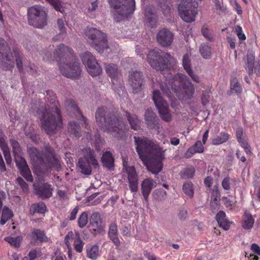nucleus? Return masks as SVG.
Returning a JSON list of instances; mask_svg holds the SVG:
<instances>
[{"mask_svg": "<svg viewBox=\"0 0 260 260\" xmlns=\"http://www.w3.org/2000/svg\"><path fill=\"white\" fill-rule=\"evenodd\" d=\"M136 149L140 158L144 164L149 160V166L147 168L154 174H158L162 168V161L165 159V150L161 147L155 140L146 137H134Z\"/></svg>", "mask_w": 260, "mask_h": 260, "instance_id": "1", "label": "nucleus"}, {"mask_svg": "<svg viewBox=\"0 0 260 260\" xmlns=\"http://www.w3.org/2000/svg\"><path fill=\"white\" fill-rule=\"evenodd\" d=\"M28 153L34 163V172L38 177H44L52 168L57 171L61 168L60 161L49 144L44 146L42 153L32 147L28 148Z\"/></svg>", "mask_w": 260, "mask_h": 260, "instance_id": "2", "label": "nucleus"}, {"mask_svg": "<svg viewBox=\"0 0 260 260\" xmlns=\"http://www.w3.org/2000/svg\"><path fill=\"white\" fill-rule=\"evenodd\" d=\"M159 84L163 93L171 102L174 101L176 98L191 99L194 93V85L189 78L182 73H177L172 78L165 79Z\"/></svg>", "mask_w": 260, "mask_h": 260, "instance_id": "3", "label": "nucleus"}, {"mask_svg": "<svg viewBox=\"0 0 260 260\" xmlns=\"http://www.w3.org/2000/svg\"><path fill=\"white\" fill-rule=\"evenodd\" d=\"M95 118L103 131L112 134L118 139L125 137L128 126L117 112H111L107 107L101 106L96 111Z\"/></svg>", "mask_w": 260, "mask_h": 260, "instance_id": "4", "label": "nucleus"}, {"mask_svg": "<svg viewBox=\"0 0 260 260\" xmlns=\"http://www.w3.org/2000/svg\"><path fill=\"white\" fill-rule=\"evenodd\" d=\"M54 59L59 63L62 75L71 78H78L81 73L80 63L72 48L61 43L53 53Z\"/></svg>", "mask_w": 260, "mask_h": 260, "instance_id": "5", "label": "nucleus"}, {"mask_svg": "<svg viewBox=\"0 0 260 260\" xmlns=\"http://www.w3.org/2000/svg\"><path fill=\"white\" fill-rule=\"evenodd\" d=\"M49 94L52 96L50 103L54 104L52 107L46 105L41 110L39 109L38 113L40 115L41 127L49 135L55 134L58 128L61 127L62 117L60 109L55 104V96L53 92H47V95Z\"/></svg>", "mask_w": 260, "mask_h": 260, "instance_id": "6", "label": "nucleus"}, {"mask_svg": "<svg viewBox=\"0 0 260 260\" xmlns=\"http://www.w3.org/2000/svg\"><path fill=\"white\" fill-rule=\"evenodd\" d=\"M147 60L152 68L161 72L169 70L175 63L174 58L170 54L156 49L148 52Z\"/></svg>", "mask_w": 260, "mask_h": 260, "instance_id": "7", "label": "nucleus"}, {"mask_svg": "<svg viewBox=\"0 0 260 260\" xmlns=\"http://www.w3.org/2000/svg\"><path fill=\"white\" fill-rule=\"evenodd\" d=\"M27 21L35 28L42 29L47 24V13L44 8L35 5L27 9Z\"/></svg>", "mask_w": 260, "mask_h": 260, "instance_id": "8", "label": "nucleus"}, {"mask_svg": "<svg viewBox=\"0 0 260 260\" xmlns=\"http://www.w3.org/2000/svg\"><path fill=\"white\" fill-rule=\"evenodd\" d=\"M91 166L95 169L99 168L94 151L90 148H87L84 151V156L79 159L77 167L82 174L90 175L92 172Z\"/></svg>", "mask_w": 260, "mask_h": 260, "instance_id": "9", "label": "nucleus"}, {"mask_svg": "<svg viewBox=\"0 0 260 260\" xmlns=\"http://www.w3.org/2000/svg\"><path fill=\"white\" fill-rule=\"evenodd\" d=\"M88 39L91 40L90 45L99 53H103L105 49L108 48L107 36L105 34L95 28H88L85 32Z\"/></svg>", "mask_w": 260, "mask_h": 260, "instance_id": "10", "label": "nucleus"}, {"mask_svg": "<svg viewBox=\"0 0 260 260\" xmlns=\"http://www.w3.org/2000/svg\"><path fill=\"white\" fill-rule=\"evenodd\" d=\"M7 42L0 38V60L3 70L12 71L14 66V57Z\"/></svg>", "mask_w": 260, "mask_h": 260, "instance_id": "11", "label": "nucleus"}, {"mask_svg": "<svg viewBox=\"0 0 260 260\" xmlns=\"http://www.w3.org/2000/svg\"><path fill=\"white\" fill-rule=\"evenodd\" d=\"M178 11L179 15L183 21L190 23L195 20L198 8L190 2L182 0L178 5Z\"/></svg>", "mask_w": 260, "mask_h": 260, "instance_id": "12", "label": "nucleus"}, {"mask_svg": "<svg viewBox=\"0 0 260 260\" xmlns=\"http://www.w3.org/2000/svg\"><path fill=\"white\" fill-rule=\"evenodd\" d=\"M152 100L161 118L165 121H170L172 120V115L170 112L168 103L164 99L159 90L155 89L153 91Z\"/></svg>", "mask_w": 260, "mask_h": 260, "instance_id": "13", "label": "nucleus"}, {"mask_svg": "<svg viewBox=\"0 0 260 260\" xmlns=\"http://www.w3.org/2000/svg\"><path fill=\"white\" fill-rule=\"evenodd\" d=\"M110 6L113 7L115 12L123 17L133 13L135 10V0H108Z\"/></svg>", "mask_w": 260, "mask_h": 260, "instance_id": "14", "label": "nucleus"}, {"mask_svg": "<svg viewBox=\"0 0 260 260\" xmlns=\"http://www.w3.org/2000/svg\"><path fill=\"white\" fill-rule=\"evenodd\" d=\"M83 63L86 67L88 73L92 77H96L102 73V69L94 56L87 51L81 56Z\"/></svg>", "mask_w": 260, "mask_h": 260, "instance_id": "15", "label": "nucleus"}, {"mask_svg": "<svg viewBox=\"0 0 260 260\" xmlns=\"http://www.w3.org/2000/svg\"><path fill=\"white\" fill-rule=\"evenodd\" d=\"M35 193L42 200L48 199L52 196L53 188L47 183L38 182L33 184Z\"/></svg>", "mask_w": 260, "mask_h": 260, "instance_id": "16", "label": "nucleus"}, {"mask_svg": "<svg viewBox=\"0 0 260 260\" xmlns=\"http://www.w3.org/2000/svg\"><path fill=\"white\" fill-rule=\"evenodd\" d=\"M89 226L93 234L100 235L105 233V225L99 212H94L92 213L89 218Z\"/></svg>", "mask_w": 260, "mask_h": 260, "instance_id": "17", "label": "nucleus"}, {"mask_svg": "<svg viewBox=\"0 0 260 260\" xmlns=\"http://www.w3.org/2000/svg\"><path fill=\"white\" fill-rule=\"evenodd\" d=\"M27 238H29L30 244L31 245H36L38 242L40 243H47L49 241V238L46 235L45 231L40 229H34L27 235Z\"/></svg>", "mask_w": 260, "mask_h": 260, "instance_id": "18", "label": "nucleus"}, {"mask_svg": "<svg viewBox=\"0 0 260 260\" xmlns=\"http://www.w3.org/2000/svg\"><path fill=\"white\" fill-rule=\"evenodd\" d=\"M157 41L163 47L170 46L174 40V34L166 28L160 30L156 35Z\"/></svg>", "mask_w": 260, "mask_h": 260, "instance_id": "19", "label": "nucleus"}, {"mask_svg": "<svg viewBox=\"0 0 260 260\" xmlns=\"http://www.w3.org/2000/svg\"><path fill=\"white\" fill-rule=\"evenodd\" d=\"M104 68L107 74L111 79L112 84H119L120 80L119 78L121 75V73L119 70L117 65L114 63H105Z\"/></svg>", "mask_w": 260, "mask_h": 260, "instance_id": "20", "label": "nucleus"}, {"mask_svg": "<svg viewBox=\"0 0 260 260\" xmlns=\"http://www.w3.org/2000/svg\"><path fill=\"white\" fill-rule=\"evenodd\" d=\"M143 81V74L141 72H132L129 77V82L133 88V92L137 93L141 89Z\"/></svg>", "mask_w": 260, "mask_h": 260, "instance_id": "21", "label": "nucleus"}, {"mask_svg": "<svg viewBox=\"0 0 260 260\" xmlns=\"http://www.w3.org/2000/svg\"><path fill=\"white\" fill-rule=\"evenodd\" d=\"M65 105L68 110L76 114V117L79 119L84 122L86 127L87 126L88 123H87L86 118L82 114L76 102L74 100L72 99H67L65 101Z\"/></svg>", "mask_w": 260, "mask_h": 260, "instance_id": "22", "label": "nucleus"}, {"mask_svg": "<svg viewBox=\"0 0 260 260\" xmlns=\"http://www.w3.org/2000/svg\"><path fill=\"white\" fill-rule=\"evenodd\" d=\"M144 117L146 124L148 128L152 129L159 128V119L153 111L147 110L145 112Z\"/></svg>", "mask_w": 260, "mask_h": 260, "instance_id": "23", "label": "nucleus"}, {"mask_svg": "<svg viewBox=\"0 0 260 260\" xmlns=\"http://www.w3.org/2000/svg\"><path fill=\"white\" fill-rule=\"evenodd\" d=\"M16 162L21 175L25 179H32L31 171L25 159L23 157H20L18 160H16Z\"/></svg>", "mask_w": 260, "mask_h": 260, "instance_id": "24", "label": "nucleus"}, {"mask_svg": "<svg viewBox=\"0 0 260 260\" xmlns=\"http://www.w3.org/2000/svg\"><path fill=\"white\" fill-rule=\"evenodd\" d=\"M156 182L154 180H143L141 183L142 193L145 201L148 202V197L152 188L155 187Z\"/></svg>", "mask_w": 260, "mask_h": 260, "instance_id": "25", "label": "nucleus"}, {"mask_svg": "<svg viewBox=\"0 0 260 260\" xmlns=\"http://www.w3.org/2000/svg\"><path fill=\"white\" fill-rule=\"evenodd\" d=\"M108 235L116 247H119L120 245L121 242L118 237L117 226L115 222H111L110 224Z\"/></svg>", "mask_w": 260, "mask_h": 260, "instance_id": "26", "label": "nucleus"}, {"mask_svg": "<svg viewBox=\"0 0 260 260\" xmlns=\"http://www.w3.org/2000/svg\"><path fill=\"white\" fill-rule=\"evenodd\" d=\"M103 166L109 170H113L114 168V158L110 151L105 152L101 158Z\"/></svg>", "mask_w": 260, "mask_h": 260, "instance_id": "27", "label": "nucleus"}, {"mask_svg": "<svg viewBox=\"0 0 260 260\" xmlns=\"http://www.w3.org/2000/svg\"><path fill=\"white\" fill-rule=\"evenodd\" d=\"M57 25L59 30L58 34L53 38V41H61L63 40L67 36L66 27L64 26V20L62 19H58L57 20Z\"/></svg>", "mask_w": 260, "mask_h": 260, "instance_id": "28", "label": "nucleus"}, {"mask_svg": "<svg viewBox=\"0 0 260 260\" xmlns=\"http://www.w3.org/2000/svg\"><path fill=\"white\" fill-rule=\"evenodd\" d=\"M215 218L220 227H221L225 231L229 229L230 226V222L226 218L224 212L220 211L216 214Z\"/></svg>", "mask_w": 260, "mask_h": 260, "instance_id": "29", "label": "nucleus"}, {"mask_svg": "<svg viewBox=\"0 0 260 260\" xmlns=\"http://www.w3.org/2000/svg\"><path fill=\"white\" fill-rule=\"evenodd\" d=\"M123 175H127V179H136L137 176L135 168L134 166H128L125 158L123 159Z\"/></svg>", "mask_w": 260, "mask_h": 260, "instance_id": "30", "label": "nucleus"}, {"mask_svg": "<svg viewBox=\"0 0 260 260\" xmlns=\"http://www.w3.org/2000/svg\"><path fill=\"white\" fill-rule=\"evenodd\" d=\"M46 209L45 204L43 202H40L31 204L29 208V212L31 215H34L35 213L44 214Z\"/></svg>", "mask_w": 260, "mask_h": 260, "instance_id": "31", "label": "nucleus"}, {"mask_svg": "<svg viewBox=\"0 0 260 260\" xmlns=\"http://www.w3.org/2000/svg\"><path fill=\"white\" fill-rule=\"evenodd\" d=\"M125 116L129 122L132 129L137 131L141 128V122L136 115H131L127 111H125Z\"/></svg>", "mask_w": 260, "mask_h": 260, "instance_id": "32", "label": "nucleus"}, {"mask_svg": "<svg viewBox=\"0 0 260 260\" xmlns=\"http://www.w3.org/2000/svg\"><path fill=\"white\" fill-rule=\"evenodd\" d=\"M68 132L71 135L77 138H79L81 136L80 127L79 124L75 121H72L69 122Z\"/></svg>", "mask_w": 260, "mask_h": 260, "instance_id": "33", "label": "nucleus"}, {"mask_svg": "<svg viewBox=\"0 0 260 260\" xmlns=\"http://www.w3.org/2000/svg\"><path fill=\"white\" fill-rule=\"evenodd\" d=\"M87 256L91 259H96L99 256V246L96 245H88L86 248Z\"/></svg>", "mask_w": 260, "mask_h": 260, "instance_id": "34", "label": "nucleus"}, {"mask_svg": "<svg viewBox=\"0 0 260 260\" xmlns=\"http://www.w3.org/2000/svg\"><path fill=\"white\" fill-rule=\"evenodd\" d=\"M254 219L251 214L245 213L242 223V227L245 230H250L253 225Z\"/></svg>", "mask_w": 260, "mask_h": 260, "instance_id": "35", "label": "nucleus"}, {"mask_svg": "<svg viewBox=\"0 0 260 260\" xmlns=\"http://www.w3.org/2000/svg\"><path fill=\"white\" fill-rule=\"evenodd\" d=\"M230 138V135L225 132H221L216 137L212 139V144L218 145L226 142Z\"/></svg>", "mask_w": 260, "mask_h": 260, "instance_id": "36", "label": "nucleus"}, {"mask_svg": "<svg viewBox=\"0 0 260 260\" xmlns=\"http://www.w3.org/2000/svg\"><path fill=\"white\" fill-rule=\"evenodd\" d=\"M230 88L237 93H241L242 91V87L239 82L237 78L232 77L230 81Z\"/></svg>", "mask_w": 260, "mask_h": 260, "instance_id": "37", "label": "nucleus"}, {"mask_svg": "<svg viewBox=\"0 0 260 260\" xmlns=\"http://www.w3.org/2000/svg\"><path fill=\"white\" fill-rule=\"evenodd\" d=\"M73 239H74V246L75 250L79 253L81 252L84 242L81 239L79 234L76 233Z\"/></svg>", "mask_w": 260, "mask_h": 260, "instance_id": "38", "label": "nucleus"}, {"mask_svg": "<svg viewBox=\"0 0 260 260\" xmlns=\"http://www.w3.org/2000/svg\"><path fill=\"white\" fill-rule=\"evenodd\" d=\"M200 52L205 59H209L211 56V47L205 44H203L200 47Z\"/></svg>", "mask_w": 260, "mask_h": 260, "instance_id": "39", "label": "nucleus"}, {"mask_svg": "<svg viewBox=\"0 0 260 260\" xmlns=\"http://www.w3.org/2000/svg\"><path fill=\"white\" fill-rule=\"evenodd\" d=\"M255 56L253 53H249L247 55V67L246 70L248 71L249 74H251L253 73V66L254 63Z\"/></svg>", "mask_w": 260, "mask_h": 260, "instance_id": "40", "label": "nucleus"}, {"mask_svg": "<svg viewBox=\"0 0 260 260\" xmlns=\"http://www.w3.org/2000/svg\"><path fill=\"white\" fill-rule=\"evenodd\" d=\"M145 16L146 19L147 20L148 25L151 28H155L157 25V19L156 15L151 12L149 15L145 11Z\"/></svg>", "mask_w": 260, "mask_h": 260, "instance_id": "41", "label": "nucleus"}, {"mask_svg": "<svg viewBox=\"0 0 260 260\" xmlns=\"http://www.w3.org/2000/svg\"><path fill=\"white\" fill-rule=\"evenodd\" d=\"M22 239L20 236H17L16 237H7L5 238V240L6 242L16 248L20 247Z\"/></svg>", "mask_w": 260, "mask_h": 260, "instance_id": "42", "label": "nucleus"}, {"mask_svg": "<svg viewBox=\"0 0 260 260\" xmlns=\"http://www.w3.org/2000/svg\"><path fill=\"white\" fill-rule=\"evenodd\" d=\"M14 56L16 57V63L19 71L21 73L23 71L22 57L19 54V48L14 47L13 48Z\"/></svg>", "mask_w": 260, "mask_h": 260, "instance_id": "43", "label": "nucleus"}, {"mask_svg": "<svg viewBox=\"0 0 260 260\" xmlns=\"http://www.w3.org/2000/svg\"><path fill=\"white\" fill-rule=\"evenodd\" d=\"M183 190L184 193L188 196L189 197L191 198L193 196V184L191 182H187L184 183L183 186Z\"/></svg>", "mask_w": 260, "mask_h": 260, "instance_id": "44", "label": "nucleus"}, {"mask_svg": "<svg viewBox=\"0 0 260 260\" xmlns=\"http://www.w3.org/2000/svg\"><path fill=\"white\" fill-rule=\"evenodd\" d=\"M211 196V198L213 200L212 203H214L216 206H218L219 202L220 200V194L216 185L214 186V188L212 190Z\"/></svg>", "mask_w": 260, "mask_h": 260, "instance_id": "45", "label": "nucleus"}, {"mask_svg": "<svg viewBox=\"0 0 260 260\" xmlns=\"http://www.w3.org/2000/svg\"><path fill=\"white\" fill-rule=\"evenodd\" d=\"M88 222V214L86 212H82L78 219V224L80 228H84Z\"/></svg>", "mask_w": 260, "mask_h": 260, "instance_id": "46", "label": "nucleus"}, {"mask_svg": "<svg viewBox=\"0 0 260 260\" xmlns=\"http://www.w3.org/2000/svg\"><path fill=\"white\" fill-rule=\"evenodd\" d=\"M194 172L195 170L193 167L186 168L182 172L181 177L183 179L192 178L194 175Z\"/></svg>", "mask_w": 260, "mask_h": 260, "instance_id": "47", "label": "nucleus"}, {"mask_svg": "<svg viewBox=\"0 0 260 260\" xmlns=\"http://www.w3.org/2000/svg\"><path fill=\"white\" fill-rule=\"evenodd\" d=\"M10 142L14 156L16 157L17 155H19L21 152V149L19 143L15 140H11Z\"/></svg>", "mask_w": 260, "mask_h": 260, "instance_id": "48", "label": "nucleus"}, {"mask_svg": "<svg viewBox=\"0 0 260 260\" xmlns=\"http://www.w3.org/2000/svg\"><path fill=\"white\" fill-rule=\"evenodd\" d=\"M182 64L183 68L186 73L192 70L191 68L190 60L187 54L184 55L183 57Z\"/></svg>", "mask_w": 260, "mask_h": 260, "instance_id": "49", "label": "nucleus"}, {"mask_svg": "<svg viewBox=\"0 0 260 260\" xmlns=\"http://www.w3.org/2000/svg\"><path fill=\"white\" fill-rule=\"evenodd\" d=\"M52 5L55 10L59 12H61L62 8L61 5V2L60 0H45Z\"/></svg>", "mask_w": 260, "mask_h": 260, "instance_id": "50", "label": "nucleus"}, {"mask_svg": "<svg viewBox=\"0 0 260 260\" xmlns=\"http://www.w3.org/2000/svg\"><path fill=\"white\" fill-rule=\"evenodd\" d=\"M129 188L132 192H137L138 188V180H128Z\"/></svg>", "mask_w": 260, "mask_h": 260, "instance_id": "51", "label": "nucleus"}, {"mask_svg": "<svg viewBox=\"0 0 260 260\" xmlns=\"http://www.w3.org/2000/svg\"><path fill=\"white\" fill-rule=\"evenodd\" d=\"M12 212L8 208V207L7 206H4L2 210L1 216L9 220L12 217Z\"/></svg>", "mask_w": 260, "mask_h": 260, "instance_id": "52", "label": "nucleus"}, {"mask_svg": "<svg viewBox=\"0 0 260 260\" xmlns=\"http://www.w3.org/2000/svg\"><path fill=\"white\" fill-rule=\"evenodd\" d=\"M179 218L181 220H185L188 217V212L186 209L185 208H181L178 214Z\"/></svg>", "mask_w": 260, "mask_h": 260, "instance_id": "53", "label": "nucleus"}, {"mask_svg": "<svg viewBox=\"0 0 260 260\" xmlns=\"http://www.w3.org/2000/svg\"><path fill=\"white\" fill-rule=\"evenodd\" d=\"M192 147L194 148L197 153H201L204 151L203 144L200 141H197Z\"/></svg>", "mask_w": 260, "mask_h": 260, "instance_id": "54", "label": "nucleus"}, {"mask_svg": "<svg viewBox=\"0 0 260 260\" xmlns=\"http://www.w3.org/2000/svg\"><path fill=\"white\" fill-rule=\"evenodd\" d=\"M202 34L203 36L209 41H212L213 37L209 32V29L206 27H203L201 29Z\"/></svg>", "mask_w": 260, "mask_h": 260, "instance_id": "55", "label": "nucleus"}, {"mask_svg": "<svg viewBox=\"0 0 260 260\" xmlns=\"http://www.w3.org/2000/svg\"><path fill=\"white\" fill-rule=\"evenodd\" d=\"M240 144L241 146L244 149L245 152L247 154H250L251 153V147L248 144L247 140H245L244 141H241Z\"/></svg>", "mask_w": 260, "mask_h": 260, "instance_id": "56", "label": "nucleus"}, {"mask_svg": "<svg viewBox=\"0 0 260 260\" xmlns=\"http://www.w3.org/2000/svg\"><path fill=\"white\" fill-rule=\"evenodd\" d=\"M0 148L3 152L10 150L8 144L3 137H0Z\"/></svg>", "mask_w": 260, "mask_h": 260, "instance_id": "57", "label": "nucleus"}, {"mask_svg": "<svg viewBox=\"0 0 260 260\" xmlns=\"http://www.w3.org/2000/svg\"><path fill=\"white\" fill-rule=\"evenodd\" d=\"M57 196L60 201H63L68 199V195L65 191L58 189L57 190Z\"/></svg>", "mask_w": 260, "mask_h": 260, "instance_id": "58", "label": "nucleus"}, {"mask_svg": "<svg viewBox=\"0 0 260 260\" xmlns=\"http://www.w3.org/2000/svg\"><path fill=\"white\" fill-rule=\"evenodd\" d=\"M187 73L190 77L191 79L193 82L197 83H199L200 82V77L198 76V75L194 74L192 70L190 71Z\"/></svg>", "mask_w": 260, "mask_h": 260, "instance_id": "59", "label": "nucleus"}, {"mask_svg": "<svg viewBox=\"0 0 260 260\" xmlns=\"http://www.w3.org/2000/svg\"><path fill=\"white\" fill-rule=\"evenodd\" d=\"M6 164L8 166L10 165L12 163V157L10 150L3 152Z\"/></svg>", "mask_w": 260, "mask_h": 260, "instance_id": "60", "label": "nucleus"}, {"mask_svg": "<svg viewBox=\"0 0 260 260\" xmlns=\"http://www.w3.org/2000/svg\"><path fill=\"white\" fill-rule=\"evenodd\" d=\"M197 153L194 148L191 147H189L184 154V157L186 158H191L194 154Z\"/></svg>", "mask_w": 260, "mask_h": 260, "instance_id": "61", "label": "nucleus"}, {"mask_svg": "<svg viewBox=\"0 0 260 260\" xmlns=\"http://www.w3.org/2000/svg\"><path fill=\"white\" fill-rule=\"evenodd\" d=\"M237 34L238 38L241 40H245L246 39V36L244 33L242 32V27L238 26L236 29Z\"/></svg>", "mask_w": 260, "mask_h": 260, "instance_id": "62", "label": "nucleus"}, {"mask_svg": "<svg viewBox=\"0 0 260 260\" xmlns=\"http://www.w3.org/2000/svg\"><path fill=\"white\" fill-rule=\"evenodd\" d=\"M79 210V207L78 206H76L72 211L70 214V216L69 217V219L70 220H74L76 219V215L78 213Z\"/></svg>", "mask_w": 260, "mask_h": 260, "instance_id": "63", "label": "nucleus"}, {"mask_svg": "<svg viewBox=\"0 0 260 260\" xmlns=\"http://www.w3.org/2000/svg\"><path fill=\"white\" fill-rule=\"evenodd\" d=\"M18 184L20 186L22 190L24 191H27L28 190V186L27 183L24 181V180H17Z\"/></svg>", "mask_w": 260, "mask_h": 260, "instance_id": "64", "label": "nucleus"}]
</instances>
